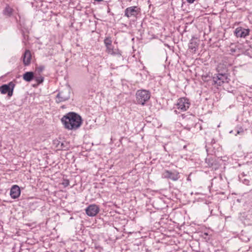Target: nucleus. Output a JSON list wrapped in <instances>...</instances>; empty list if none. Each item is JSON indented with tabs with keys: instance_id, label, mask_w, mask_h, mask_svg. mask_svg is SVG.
<instances>
[{
	"instance_id": "nucleus-1",
	"label": "nucleus",
	"mask_w": 252,
	"mask_h": 252,
	"mask_svg": "<svg viewBox=\"0 0 252 252\" xmlns=\"http://www.w3.org/2000/svg\"><path fill=\"white\" fill-rule=\"evenodd\" d=\"M64 127L68 130H75L78 128L82 123L80 115L75 112H69L63 116L61 119Z\"/></svg>"
},
{
	"instance_id": "nucleus-2",
	"label": "nucleus",
	"mask_w": 252,
	"mask_h": 252,
	"mask_svg": "<svg viewBox=\"0 0 252 252\" xmlns=\"http://www.w3.org/2000/svg\"><path fill=\"white\" fill-rule=\"evenodd\" d=\"M151 97V93L146 90H139L137 91L135 94L136 103L144 105Z\"/></svg>"
},
{
	"instance_id": "nucleus-3",
	"label": "nucleus",
	"mask_w": 252,
	"mask_h": 252,
	"mask_svg": "<svg viewBox=\"0 0 252 252\" xmlns=\"http://www.w3.org/2000/svg\"><path fill=\"white\" fill-rule=\"evenodd\" d=\"M229 80L226 74L219 73L214 75L211 82L212 85L218 87L221 86L225 83H228Z\"/></svg>"
},
{
	"instance_id": "nucleus-4",
	"label": "nucleus",
	"mask_w": 252,
	"mask_h": 252,
	"mask_svg": "<svg viewBox=\"0 0 252 252\" xmlns=\"http://www.w3.org/2000/svg\"><path fill=\"white\" fill-rule=\"evenodd\" d=\"M190 104L189 99L182 97L178 99L176 105L178 109L182 111H186L189 108Z\"/></svg>"
},
{
	"instance_id": "nucleus-5",
	"label": "nucleus",
	"mask_w": 252,
	"mask_h": 252,
	"mask_svg": "<svg viewBox=\"0 0 252 252\" xmlns=\"http://www.w3.org/2000/svg\"><path fill=\"white\" fill-rule=\"evenodd\" d=\"M15 84L13 82H10L7 84L2 85L0 87V91L2 94H7L8 96H11L13 94Z\"/></svg>"
},
{
	"instance_id": "nucleus-6",
	"label": "nucleus",
	"mask_w": 252,
	"mask_h": 252,
	"mask_svg": "<svg viewBox=\"0 0 252 252\" xmlns=\"http://www.w3.org/2000/svg\"><path fill=\"white\" fill-rule=\"evenodd\" d=\"M70 98V91L68 89H65L60 92L57 95L56 101L59 103L65 101Z\"/></svg>"
},
{
	"instance_id": "nucleus-7",
	"label": "nucleus",
	"mask_w": 252,
	"mask_h": 252,
	"mask_svg": "<svg viewBox=\"0 0 252 252\" xmlns=\"http://www.w3.org/2000/svg\"><path fill=\"white\" fill-rule=\"evenodd\" d=\"M139 12L140 8H139L137 6H130L126 8L125 9L124 16L127 18H137V16Z\"/></svg>"
},
{
	"instance_id": "nucleus-8",
	"label": "nucleus",
	"mask_w": 252,
	"mask_h": 252,
	"mask_svg": "<svg viewBox=\"0 0 252 252\" xmlns=\"http://www.w3.org/2000/svg\"><path fill=\"white\" fill-rule=\"evenodd\" d=\"M99 210V206L96 204L90 205L85 209L86 214L90 217L95 216Z\"/></svg>"
},
{
	"instance_id": "nucleus-9",
	"label": "nucleus",
	"mask_w": 252,
	"mask_h": 252,
	"mask_svg": "<svg viewBox=\"0 0 252 252\" xmlns=\"http://www.w3.org/2000/svg\"><path fill=\"white\" fill-rule=\"evenodd\" d=\"M162 177L164 178L170 179L173 181H176L179 179L180 175L179 172L177 171L172 172L166 170L162 173Z\"/></svg>"
},
{
	"instance_id": "nucleus-10",
	"label": "nucleus",
	"mask_w": 252,
	"mask_h": 252,
	"mask_svg": "<svg viewBox=\"0 0 252 252\" xmlns=\"http://www.w3.org/2000/svg\"><path fill=\"white\" fill-rule=\"evenodd\" d=\"M250 30L249 29H244L242 27L237 28L235 31L234 34L237 37H246L250 33Z\"/></svg>"
},
{
	"instance_id": "nucleus-11",
	"label": "nucleus",
	"mask_w": 252,
	"mask_h": 252,
	"mask_svg": "<svg viewBox=\"0 0 252 252\" xmlns=\"http://www.w3.org/2000/svg\"><path fill=\"white\" fill-rule=\"evenodd\" d=\"M21 194V190L18 185H13L10 189V195L13 199L18 198Z\"/></svg>"
},
{
	"instance_id": "nucleus-12",
	"label": "nucleus",
	"mask_w": 252,
	"mask_h": 252,
	"mask_svg": "<svg viewBox=\"0 0 252 252\" xmlns=\"http://www.w3.org/2000/svg\"><path fill=\"white\" fill-rule=\"evenodd\" d=\"M31 53L29 50H26L22 56L23 63L25 65H29L31 61Z\"/></svg>"
},
{
	"instance_id": "nucleus-13",
	"label": "nucleus",
	"mask_w": 252,
	"mask_h": 252,
	"mask_svg": "<svg viewBox=\"0 0 252 252\" xmlns=\"http://www.w3.org/2000/svg\"><path fill=\"white\" fill-rule=\"evenodd\" d=\"M34 78V73L32 71L26 72L23 74V79L27 82H31Z\"/></svg>"
},
{
	"instance_id": "nucleus-14",
	"label": "nucleus",
	"mask_w": 252,
	"mask_h": 252,
	"mask_svg": "<svg viewBox=\"0 0 252 252\" xmlns=\"http://www.w3.org/2000/svg\"><path fill=\"white\" fill-rule=\"evenodd\" d=\"M198 43L194 39H191L189 45V48L195 52L198 48Z\"/></svg>"
},
{
	"instance_id": "nucleus-15",
	"label": "nucleus",
	"mask_w": 252,
	"mask_h": 252,
	"mask_svg": "<svg viewBox=\"0 0 252 252\" xmlns=\"http://www.w3.org/2000/svg\"><path fill=\"white\" fill-rule=\"evenodd\" d=\"M13 11V9L10 7L8 5H7L3 10V14L4 15L10 16L12 14Z\"/></svg>"
},
{
	"instance_id": "nucleus-16",
	"label": "nucleus",
	"mask_w": 252,
	"mask_h": 252,
	"mask_svg": "<svg viewBox=\"0 0 252 252\" xmlns=\"http://www.w3.org/2000/svg\"><path fill=\"white\" fill-rule=\"evenodd\" d=\"M111 55L121 57L122 56V51L118 49H113L112 52L110 53Z\"/></svg>"
},
{
	"instance_id": "nucleus-17",
	"label": "nucleus",
	"mask_w": 252,
	"mask_h": 252,
	"mask_svg": "<svg viewBox=\"0 0 252 252\" xmlns=\"http://www.w3.org/2000/svg\"><path fill=\"white\" fill-rule=\"evenodd\" d=\"M112 41L110 37H107L104 40V43L105 46H108L112 44Z\"/></svg>"
},
{
	"instance_id": "nucleus-18",
	"label": "nucleus",
	"mask_w": 252,
	"mask_h": 252,
	"mask_svg": "<svg viewBox=\"0 0 252 252\" xmlns=\"http://www.w3.org/2000/svg\"><path fill=\"white\" fill-rule=\"evenodd\" d=\"M34 79L37 82V85L42 83L44 81V77L41 76L34 77Z\"/></svg>"
},
{
	"instance_id": "nucleus-19",
	"label": "nucleus",
	"mask_w": 252,
	"mask_h": 252,
	"mask_svg": "<svg viewBox=\"0 0 252 252\" xmlns=\"http://www.w3.org/2000/svg\"><path fill=\"white\" fill-rule=\"evenodd\" d=\"M236 133L235 135L236 136L237 134L242 135L244 133V129L242 127L236 128Z\"/></svg>"
},
{
	"instance_id": "nucleus-20",
	"label": "nucleus",
	"mask_w": 252,
	"mask_h": 252,
	"mask_svg": "<svg viewBox=\"0 0 252 252\" xmlns=\"http://www.w3.org/2000/svg\"><path fill=\"white\" fill-rule=\"evenodd\" d=\"M106 52L108 54H110L111 52H112V50H113L114 48L112 45L111 44L110 46H106Z\"/></svg>"
},
{
	"instance_id": "nucleus-21",
	"label": "nucleus",
	"mask_w": 252,
	"mask_h": 252,
	"mask_svg": "<svg viewBox=\"0 0 252 252\" xmlns=\"http://www.w3.org/2000/svg\"><path fill=\"white\" fill-rule=\"evenodd\" d=\"M45 67L43 65H40L36 68V71H38V73H40L44 69Z\"/></svg>"
},
{
	"instance_id": "nucleus-22",
	"label": "nucleus",
	"mask_w": 252,
	"mask_h": 252,
	"mask_svg": "<svg viewBox=\"0 0 252 252\" xmlns=\"http://www.w3.org/2000/svg\"><path fill=\"white\" fill-rule=\"evenodd\" d=\"M65 145H67L68 144L66 142L62 143L61 148H62V150H66L68 149V147Z\"/></svg>"
},
{
	"instance_id": "nucleus-23",
	"label": "nucleus",
	"mask_w": 252,
	"mask_h": 252,
	"mask_svg": "<svg viewBox=\"0 0 252 252\" xmlns=\"http://www.w3.org/2000/svg\"><path fill=\"white\" fill-rule=\"evenodd\" d=\"M62 185H63L64 187H66L69 185V181L67 179H64L63 182L62 183Z\"/></svg>"
},
{
	"instance_id": "nucleus-24",
	"label": "nucleus",
	"mask_w": 252,
	"mask_h": 252,
	"mask_svg": "<svg viewBox=\"0 0 252 252\" xmlns=\"http://www.w3.org/2000/svg\"><path fill=\"white\" fill-rule=\"evenodd\" d=\"M195 0H187V2L189 3H192Z\"/></svg>"
},
{
	"instance_id": "nucleus-25",
	"label": "nucleus",
	"mask_w": 252,
	"mask_h": 252,
	"mask_svg": "<svg viewBox=\"0 0 252 252\" xmlns=\"http://www.w3.org/2000/svg\"><path fill=\"white\" fill-rule=\"evenodd\" d=\"M230 133H233V130H231L230 132H229Z\"/></svg>"
}]
</instances>
